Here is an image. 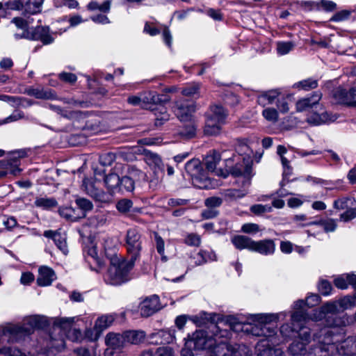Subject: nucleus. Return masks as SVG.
<instances>
[{
    "mask_svg": "<svg viewBox=\"0 0 356 356\" xmlns=\"http://www.w3.org/2000/svg\"><path fill=\"white\" fill-rule=\"evenodd\" d=\"M286 316V312L280 314H249L246 321L239 316H224V325H228L234 332H244L256 337H264L256 346L257 356H283L280 348H273L280 343L276 330V323L279 318Z\"/></svg>",
    "mask_w": 356,
    "mask_h": 356,
    "instance_id": "nucleus-1",
    "label": "nucleus"
},
{
    "mask_svg": "<svg viewBox=\"0 0 356 356\" xmlns=\"http://www.w3.org/2000/svg\"><path fill=\"white\" fill-rule=\"evenodd\" d=\"M237 155L226 159V172L234 179L233 188L224 189V197L235 200L244 197L247 194V188L251 184L252 172V151L248 138H236L231 142Z\"/></svg>",
    "mask_w": 356,
    "mask_h": 356,
    "instance_id": "nucleus-2",
    "label": "nucleus"
},
{
    "mask_svg": "<svg viewBox=\"0 0 356 356\" xmlns=\"http://www.w3.org/2000/svg\"><path fill=\"white\" fill-rule=\"evenodd\" d=\"M315 341L325 345L327 356L336 353L350 356L356 353V336H350L342 341L343 337L336 334L330 327H323L314 334Z\"/></svg>",
    "mask_w": 356,
    "mask_h": 356,
    "instance_id": "nucleus-3",
    "label": "nucleus"
},
{
    "mask_svg": "<svg viewBox=\"0 0 356 356\" xmlns=\"http://www.w3.org/2000/svg\"><path fill=\"white\" fill-rule=\"evenodd\" d=\"M210 334L202 330H197L185 339L186 346L194 350H213L222 343V333L218 325L211 323L209 327Z\"/></svg>",
    "mask_w": 356,
    "mask_h": 356,
    "instance_id": "nucleus-4",
    "label": "nucleus"
},
{
    "mask_svg": "<svg viewBox=\"0 0 356 356\" xmlns=\"http://www.w3.org/2000/svg\"><path fill=\"white\" fill-rule=\"evenodd\" d=\"M134 266L131 261L112 264L104 275L105 282L111 285H120L130 280L129 273Z\"/></svg>",
    "mask_w": 356,
    "mask_h": 356,
    "instance_id": "nucleus-5",
    "label": "nucleus"
},
{
    "mask_svg": "<svg viewBox=\"0 0 356 356\" xmlns=\"http://www.w3.org/2000/svg\"><path fill=\"white\" fill-rule=\"evenodd\" d=\"M313 341L318 345H308L300 340L294 339L288 348L291 356H327L325 345L319 343L318 341Z\"/></svg>",
    "mask_w": 356,
    "mask_h": 356,
    "instance_id": "nucleus-6",
    "label": "nucleus"
},
{
    "mask_svg": "<svg viewBox=\"0 0 356 356\" xmlns=\"http://www.w3.org/2000/svg\"><path fill=\"white\" fill-rule=\"evenodd\" d=\"M16 329L17 327H13V323L0 325V356H24L19 350L4 345L5 342L10 343L19 341L15 332Z\"/></svg>",
    "mask_w": 356,
    "mask_h": 356,
    "instance_id": "nucleus-7",
    "label": "nucleus"
},
{
    "mask_svg": "<svg viewBox=\"0 0 356 356\" xmlns=\"http://www.w3.org/2000/svg\"><path fill=\"white\" fill-rule=\"evenodd\" d=\"M50 324L49 318L42 315H33L24 318L22 323L13 324L19 340L31 334L35 329H43Z\"/></svg>",
    "mask_w": 356,
    "mask_h": 356,
    "instance_id": "nucleus-8",
    "label": "nucleus"
},
{
    "mask_svg": "<svg viewBox=\"0 0 356 356\" xmlns=\"http://www.w3.org/2000/svg\"><path fill=\"white\" fill-rule=\"evenodd\" d=\"M125 246L131 257L130 261L135 263L140 257L142 250V234L138 228H130L127 231Z\"/></svg>",
    "mask_w": 356,
    "mask_h": 356,
    "instance_id": "nucleus-9",
    "label": "nucleus"
},
{
    "mask_svg": "<svg viewBox=\"0 0 356 356\" xmlns=\"http://www.w3.org/2000/svg\"><path fill=\"white\" fill-rule=\"evenodd\" d=\"M222 120V107L219 105L211 106L207 114L204 134L209 136L218 134L220 131Z\"/></svg>",
    "mask_w": 356,
    "mask_h": 356,
    "instance_id": "nucleus-10",
    "label": "nucleus"
},
{
    "mask_svg": "<svg viewBox=\"0 0 356 356\" xmlns=\"http://www.w3.org/2000/svg\"><path fill=\"white\" fill-rule=\"evenodd\" d=\"M44 0H10L6 5L12 10L22 11L26 15H36L41 12Z\"/></svg>",
    "mask_w": 356,
    "mask_h": 356,
    "instance_id": "nucleus-11",
    "label": "nucleus"
},
{
    "mask_svg": "<svg viewBox=\"0 0 356 356\" xmlns=\"http://www.w3.org/2000/svg\"><path fill=\"white\" fill-rule=\"evenodd\" d=\"M100 182L97 179L86 178L83 181L82 188L86 193L97 201L108 202L111 197L108 193L99 188Z\"/></svg>",
    "mask_w": 356,
    "mask_h": 356,
    "instance_id": "nucleus-12",
    "label": "nucleus"
},
{
    "mask_svg": "<svg viewBox=\"0 0 356 356\" xmlns=\"http://www.w3.org/2000/svg\"><path fill=\"white\" fill-rule=\"evenodd\" d=\"M186 172L191 176L193 182L200 188L206 187L202 181L207 179L206 172L203 169L201 161L197 159L188 161L185 165Z\"/></svg>",
    "mask_w": 356,
    "mask_h": 356,
    "instance_id": "nucleus-13",
    "label": "nucleus"
},
{
    "mask_svg": "<svg viewBox=\"0 0 356 356\" xmlns=\"http://www.w3.org/2000/svg\"><path fill=\"white\" fill-rule=\"evenodd\" d=\"M15 39L26 38L32 40H40L43 44L47 45L51 44L54 41V36L50 33L48 26H37L33 33H24V34L15 33L14 35Z\"/></svg>",
    "mask_w": 356,
    "mask_h": 356,
    "instance_id": "nucleus-14",
    "label": "nucleus"
},
{
    "mask_svg": "<svg viewBox=\"0 0 356 356\" xmlns=\"http://www.w3.org/2000/svg\"><path fill=\"white\" fill-rule=\"evenodd\" d=\"M195 111L194 104L184 99L176 101L173 107V111L180 121H188L192 119Z\"/></svg>",
    "mask_w": 356,
    "mask_h": 356,
    "instance_id": "nucleus-15",
    "label": "nucleus"
},
{
    "mask_svg": "<svg viewBox=\"0 0 356 356\" xmlns=\"http://www.w3.org/2000/svg\"><path fill=\"white\" fill-rule=\"evenodd\" d=\"M333 97L339 104L356 108V86L350 88L348 90L338 88L334 90Z\"/></svg>",
    "mask_w": 356,
    "mask_h": 356,
    "instance_id": "nucleus-16",
    "label": "nucleus"
},
{
    "mask_svg": "<svg viewBox=\"0 0 356 356\" xmlns=\"http://www.w3.org/2000/svg\"><path fill=\"white\" fill-rule=\"evenodd\" d=\"M105 343L107 346L105 355L111 356L113 350H120L126 344L124 332H108L105 337Z\"/></svg>",
    "mask_w": 356,
    "mask_h": 356,
    "instance_id": "nucleus-17",
    "label": "nucleus"
},
{
    "mask_svg": "<svg viewBox=\"0 0 356 356\" xmlns=\"http://www.w3.org/2000/svg\"><path fill=\"white\" fill-rule=\"evenodd\" d=\"M161 307L159 296L154 295L142 301L139 309L142 316L148 317L158 312Z\"/></svg>",
    "mask_w": 356,
    "mask_h": 356,
    "instance_id": "nucleus-18",
    "label": "nucleus"
},
{
    "mask_svg": "<svg viewBox=\"0 0 356 356\" xmlns=\"http://www.w3.org/2000/svg\"><path fill=\"white\" fill-rule=\"evenodd\" d=\"M175 332V330L170 329L152 333L148 337L149 342L155 345L172 343L176 339Z\"/></svg>",
    "mask_w": 356,
    "mask_h": 356,
    "instance_id": "nucleus-19",
    "label": "nucleus"
},
{
    "mask_svg": "<svg viewBox=\"0 0 356 356\" xmlns=\"http://www.w3.org/2000/svg\"><path fill=\"white\" fill-rule=\"evenodd\" d=\"M221 161V154L216 150H212L204 159V165L207 170L216 176L221 177L222 170L218 165Z\"/></svg>",
    "mask_w": 356,
    "mask_h": 356,
    "instance_id": "nucleus-20",
    "label": "nucleus"
},
{
    "mask_svg": "<svg viewBox=\"0 0 356 356\" xmlns=\"http://www.w3.org/2000/svg\"><path fill=\"white\" fill-rule=\"evenodd\" d=\"M189 319L198 327L208 326L209 327L211 323H215L218 325V321L220 320V317L219 315L214 313L208 314L207 312H202L198 314L191 316Z\"/></svg>",
    "mask_w": 356,
    "mask_h": 356,
    "instance_id": "nucleus-21",
    "label": "nucleus"
},
{
    "mask_svg": "<svg viewBox=\"0 0 356 356\" xmlns=\"http://www.w3.org/2000/svg\"><path fill=\"white\" fill-rule=\"evenodd\" d=\"M322 95L319 92H315L311 96L302 98L296 102V110L298 112L309 111L318 106Z\"/></svg>",
    "mask_w": 356,
    "mask_h": 356,
    "instance_id": "nucleus-22",
    "label": "nucleus"
},
{
    "mask_svg": "<svg viewBox=\"0 0 356 356\" xmlns=\"http://www.w3.org/2000/svg\"><path fill=\"white\" fill-rule=\"evenodd\" d=\"M44 236L47 238H52L57 248L66 255L68 253V248L66 242V236L52 230H47L44 232Z\"/></svg>",
    "mask_w": 356,
    "mask_h": 356,
    "instance_id": "nucleus-23",
    "label": "nucleus"
},
{
    "mask_svg": "<svg viewBox=\"0 0 356 356\" xmlns=\"http://www.w3.org/2000/svg\"><path fill=\"white\" fill-rule=\"evenodd\" d=\"M104 181L109 196L119 193L120 177L117 173L111 172L104 176Z\"/></svg>",
    "mask_w": 356,
    "mask_h": 356,
    "instance_id": "nucleus-24",
    "label": "nucleus"
},
{
    "mask_svg": "<svg viewBox=\"0 0 356 356\" xmlns=\"http://www.w3.org/2000/svg\"><path fill=\"white\" fill-rule=\"evenodd\" d=\"M37 283L40 286L50 285L56 277L54 270L47 266H41L38 270Z\"/></svg>",
    "mask_w": 356,
    "mask_h": 356,
    "instance_id": "nucleus-25",
    "label": "nucleus"
},
{
    "mask_svg": "<svg viewBox=\"0 0 356 356\" xmlns=\"http://www.w3.org/2000/svg\"><path fill=\"white\" fill-rule=\"evenodd\" d=\"M275 244L272 239H264L258 241H254L252 251L263 255H271L275 252Z\"/></svg>",
    "mask_w": 356,
    "mask_h": 356,
    "instance_id": "nucleus-26",
    "label": "nucleus"
},
{
    "mask_svg": "<svg viewBox=\"0 0 356 356\" xmlns=\"http://www.w3.org/2000/svg\"><path fill=\"white\" fill-rule=\"evenodd\" d=\"M334 284L340 289H346L351 285L356 290V275L352 273L342 274L334 280Z\"/></svg>",
    "mask_w": 356,
    "mask_h": 356,
    "instance_id": "nucleus-27",
    "label": "nucleus"
},
{
    "mask_svg": "<svg viewBox=\"0 0 356 356\" xmlns=\"http://www.w3.org/2000/svg\"><path fill=\"white\" fill-rule=\"evenodd\" d=\"M226 352L224 353V356H250V350L248 346L245 345L230 343L225 344L224 343V349Z\"/></svg>",
    "mask_w": 356,
    "mask_h": 356,
    "instance_id": "nucleus-28",
    "label": "nucleus"
},
{
    "mask_svg": "<svg viewBox=\"0 0 356 356\" xmlns=\"http://www.w3.org/2000/svg\"><path fill=\"white\" fill-rule=\"evenodd\" d=\"M61 217L69 221H76L85 217L83 211L74 209L72 207H61L58 210Z\"/></svg>",
    "mask_w": 356,
    "mask_h": 356,
    "instance_id": "nucleus-29",
    "label": "nucleus"
},
{
    "mask_svg": "<svg viewBox=\"0 0 356 356\" xmlns=\"http://www.w3.org/2000/svg\"><path fill=\"white\" fill-rule=\"evenodd\" d=\"M26 93L29 96H33L40 99H55L56 95L51 90H44L43 88H29L26 90Z\"/></svg>",
    "mask_w": 356,
    "mask_h": 356,
    "instance_id": "nucleus-30",
    "label": "nucleus"
},
{
    "mask_svg": "<svg viewBox=\"0 0 356 356\" xmlns=\"http://www.w3.org/2000/svg\"><path fill=\"white\" fill-rule=\"evenodd\" d=\"M144 108H148L149 105H161L162 103L168 102L163 95H159L155 92H147L143 93Z\"/></svg>",
    "mask_w": 356,
    "mask_h": 356,
    "instance_id": "nucleus-31",
    "label": "nucleus"
},
{
    "mask_svg": "<svg viewBox=\"0 0 356 356\" xmlns=\"http://www.w3.org/2000/svg\"><path fill=\"white\" fill-rule=\"evenodd\" d=\"M184 122H186V124L179 128L178 134L184 139L194 138L196 135V125L194 120L191 119Z\"/></svg>",
    "mask_w": 356,
    "mask_h": 356,
    "instance_id": "nucleus-32",
    "label": "nucleus"
},
{
    "mask_svg": "<svg viewBox=\"0 0 356 356\" xmlns=\"http://www.w3.org/2000/svg\"><path fill=\"white\" fill-rule=\"evenodd\" d=\"M142 172L138 170H132L131 172H129V175L123 176L120 178V190L119 193H124V192H131L134 191L135 188V181L133 178L131 177V175L136 174L139 175Z\"/></svg>",
    "mask_w": 356,
    "mask_h": 356,
    "instance_id": "nucleus-33",
    "label": "nucleus"
},
{
    "mask_svg": "<svg viewBox=\"0 0 356 356\" xmlns=\"http://www.w3.org/2000/svg\"><path fill=\"white\" fill-rule=\"evenodd\" d=\"M279 90H271L264 92L257 97V102L262 106L273 104L280 95Z\"/></svg>",
    "mask_w": 356,
    "mask_h": 356,
    "instance_id": "nucleus-34",
    "label": "nucleus"
},
{
    "mask_svg": "<svg viewBox=\"0 0 356 356\" xmlns=\"http://www.w3.org/2000/svg\"><path fill=\"white\" fill-rule=\"evenodd\" d=\"M232 241L237 249H248L252 251L254 245V241L252 238L243 235L236 236L232 238Z\"/></svg>",
    "mask_w": 356,
    "mask_h": 356,
    "instance_id": "nucleus-35",
    "label": "nucleus"
},
{
    "mask_svg": "<svg viewBox=\"0 0 356 356\" xmlns=\"http://www.w3.org/2000/svg\"><path fill=\"white\" fill-rule=\"evenodd\" d=\"M50 323H52L55 327H58L64 332L70 330L74 323L73 317H59L49 318Z\"/></svg>",
    "mask_w": 356,
    "mask_h": 356,
    "instance_id": "nucleus-36",
    "label": "nucleus"
},
{
    "mask_svg": "<svg viewBox=\"0 0 356 356\" xmlns=\"http://www.w3.org/2000/svg\"><path fill=\"white\" fill-rule=\"evenodd\" d=\"M125 343L138 344L144 341L145 333L143 330H129L124 332Z\"/></svg>",
    "mask_w": 356,
    "mask_h": 356,
    "instance_id": "nucleus-37",
    "label": "nucleus"
},
{
    "mask_svg": "<svg viewBox=\"0 0 356 356\" xmlns=\"http://www.w3.org/2000/svg\"><path fill=\"white\" fill-rule=\"evenodd\" d=\"M115 319L113 314H104L97 318L95 323V329L100 332L110 327Z\"/></svg>",
    "mask_w": 356,
    "mask_h": 356,
    "instance_id": "nucleus-38",
    "label": "nucleus"
},
{
    "mask_svg": "<svg viewBox=\"0 0 356 356\" xmlns=\"http://www.w3.org/2000/svg\"><path fill=\"white\" fill-rule=\"evenodd\" d=\"M154 112L155 115V124L161 126L164 122H166L170 118V115L168 113L166 108L163 105H159L155 108H152Z\"/></svg>",
    "mask_w": 356,
    "mask_h": 356,
    "instance_id": "nucleus-39",
    "label": "nucleus"
},
{
    "mask_svg": "<svg viewBox=\"0 0 356 356\" xmlns=\"http://www.w3.org/2000/svg\"><path fill=\"white\" fill-rule=\"evenodd\" d=\"M291 324L298 328H301L307 323V315L304 310H298L291 314Z\"/></svg>",
    "mask_w": 356,
    "mask_h": 356,
    "instance_id": "nucleus-40",
    "label": "nucleus"
},
{
    "mask_svg": "<svg viewBox=\"0 0 356 356\" xmlns=\"http://www.w3.org/2000/svg\"><path fill=\"white\" fill-rule=\"evenodd\" d=\"M111 0H105L102 3H99L96 1H92L88 4L87 7L90 10H99L104 13H108L111 10Z\"/></svg>",
    "mask_w": 356,
    "mask_h": 356,
    "instance_id": "nucleus-41",
    "label": "nucleus"
},
{
    "mask_svg": "<svg viewBox=\"0 0 356 356\" xmlns=\"http://www.w3.org/2000/svg\"><path fill=\"white\" fill-rule=\"evenodd\" d=\"M333 120L327 112H323L321 114L314 113L312 116L307 118V122L314 125H318Z\"/></svg>",
    "mask_w": 356,
    "mask_h": 356,
    "instance_id": "nucleus-42",
    "label": "nucleus"
},
{
    "mask_svg": "<svg viewBox=\"0 0 356 356\" xmlns=\"http://www.w3.org/2000/svg\"><path fill=\"white\" fill-rule=\"evenodd\" d=\"M35 205L44 209H49L55 207L57 205V202L52 197H37Z\"/></svg>",
    "mask_w": 356,
    "mask_h": 356,
    "instance_id": "nucleus-43",
    "label": "nucleus"
},
{
    "mask_svg": "<svg viewBox=\"0 0 356 356\" xmlns=\"http://www.w3.org/2000/svg\"><path fill=\"white\" fill-rule=\"evenodd\" d=\"M308 225H319L323 227L326 232H334L337 228L336 220L332 218L312 222L308 223Z\"/></svg>",
    "mask_w": 356,
    "mask_h": 356,
    "instance_id": "nucleus-44",
    "label": "nucleus"
},
{
    "mask_svg": "<svg viewBox=\"0 0 356 356\" xmlns=\"http://www.w3.org/2000/svg\"><path fill=\"white\" fill-rule=\"evenodd\" d=\"M294 43L291 41L277 42L276 44L277 52L280 56L286 55L289 54L294 48Z\"/></svg>",
    "mask_w": 356,
    "mask_h": 356,
    "instance_id": "nucleus-45",
    "label": "nucleus"
},
{
    "mask_svg": "<svg viewBox=\"0 0 356 356\" xmlns=\"http://www.w3.org/2000/svg\"><path fill=\"white\" fill-rule=\"evenodd\" d=\"M318 86V82L316 80L313 79H307L299 82L296 83L293 85L294 88L302 89L304 90H309L314 89Z\"/></svg>",
    "mask_w": 356,
    "mask_h": 356,
    "instance_id": "nucleus-46",
    "label": "nucleus"
},
{
    "mask_svg": "<svg viewBox=\"0 0 356 356\" xmlns=\"http://www.w3.org/2000/svg\"><path fill=\"white\" fill-rule=\"evenodd\" d=\"M263 117L271 123H276L279 120V114L277 111L274 108H266L262 111Z\"/></svg>",
    "mask_w": 356,
    "mask_h": 356,
    "instance_id": "nucleus-47",
    "label": "nucleus"
},
{
    "mask_svg": "<svg viewBox=\"0 0 356 356\" xmlns=\"http://www.w3.org/2000/svg\"><path fill=\"white\" fill-rule=\"evenodd\" d=\"M289 96L283 95L282 94V92H280V95L278 97L276 103L277 107L281 113H286L289 112Z\"/></svg>",
    "mask_w": 356,
    "mask_h": 356,
    "instance_id": "nucleus-48",
    "label": "nucleus"
},
{
    "mask_svg": "<svg viewBox=\"0 0 356 356\" xmlns=\"http://www.w3.org/2000/svg\"><path fill=\"white\" fill-rule=\"evenodd\" d=\"M298 336L296 339L300 340L301 341H304L305 343L309 345L312 340L310 329L302 326L301 328H298Z\"/></svg>",
    "mask_w": 356,
    "mask_h": 356,
    "instance_id": "nucleus-49",
    "label": "nucleus"
},
{
    "mask_svg": "<svg viewBox=\"0 0 356 356\" xmlns=\"http://www.w3.org/2000/svg\"><path fill=\"white\" fill-rule=\"evenodd\" d=\"M25 115L23 111L15 110L12 114L0 121V125L16 122L19 120L24 119Z\"/></svg>",
    "mask_w": 356,
    "mask_h": 356,
    "instance_id": "nucleus-50",
    "label": "nucleus"
},
{
    "mask_svg": "<svg viewBox=\"0 0 356 356\" xmlns=\"http://www.w3.org/2000/svg\"><path fill=\"white\" fill-rule=\"evenodd\" d=\"M133 207V202L129 199H122L116 204L118 211L121 213H127Z\"/></svg>",
    "mask_w": 356,
    "mask_h": 356,
    "instance_id": "nucleus-51",
    "label": "nucleus"
},
{
    "mask_svg": "<svg viewBox=\"0 0 356 356\" xmlns=\"http://www.w3.org/2000/svg\"><path fill=\"white\" fill-rule=\"evenodd\" d=\"M11 23L14 24L15 26L22 31V34L24 33H29L28 31L29 22L22 17H15L12 19Z\"/></svg>",
    "mask_w": 356,
    "mask_h": 356,
    "instance_id": "nucleus-52",
    "label": "nucleus"
},
{
    "mask_svg": "<svg viewBox=\"0 0 356 356\" xmlns=\"http://www.w3.org/2000/svg\"><path fill=\"white\" fill-rule=\"evenodd\" d=\"M200 85L198 83H191L184 87L181 90V94L186 97H194L198 95Z\"/></svg>",
    "mask_w": 356,
    "mask_h": 356,
    "instance_id": "nucleus-53",
    "label": "nucleus"
},
{
    "mask_svg": "<svg viewBox=\"0 0 356 356\" xmlns=\"http://www.w3.org/2000/svg\"><path fill=\"white\" fill-rule=\"evenodd\" d=\"M86 259H89V258L92 259L97 264H101V260L98 256L97 247L91 243L90 245L87 247L86 250Z\"/></svg>",
    "mask_w": 356,
    "mask_h": 356,
    "instance_id": "nucleus-54",
    "label": "nucleus"
},
{
    "mask_svg": "<svg viewBox=\"0 0 356 356\" xmlns=\"http://www.w3.org/2000/svg\"><path fill=\"white\" fill-rule=\"evenodd\" d=\"M154 238L156 241V248L158 253L161 256L163 261H167V257L164 255L165 252V243L163 238L157 234H154Z\"/></svg>",
    "mask_w": 356,
    "mask_h": 356,
    "instance_id": "nucleus-55",
    "label": "nucleus"
},
{
    "mask_svg": "<svg viewBox=\"0 0 356 356\" xmlns=\"http://www.w3.org/2000/svg\"><path fill=\"white\" fill-rule=\"evenodd\" d=\"M76 204L79 207L77 209L83 211L85 215L86 211H90L93 208L92 203L86 198H77Z\"/></svg>",
    "mask_w": 356,
    "mask_h": 356,
    "instance_id": "nucleus-56",
    "label": "nucleus"
},
{
    "mask_svg": "<svg viewBox=\"0 0 356 356\" xmlns=\"http://www.w3.org/2000/svg\"><path fill=\"white\" fill-rule=\"evenodd\" d=\"M250 211L255 215H261L265 213H269L272 211V207L270 205H263V204H254L250 207Z\"/></svg>",
    "mask_w": 356,
    "mask_h": 356,
    "instance_id": "nucleus-57",
    "label": "nucleus"
},
{
    "mask_svg": "<svg viewBox=\"0 0 356 356\" xmlns=\"http://www.w3.org/2000/svg\"><path fill=\"white\" fill-rule=\"evenodd\" d=\"M184 242L188 245L198 247L201 243V237L197 234L191 233L187 234Z\"/></svg>",
    "mask_w": 356,
    "mask_h": 356,
    "instance_id": "nucleus-58",
    "label": "nucleus"
},
{
    "mask_svg": "<svg viewBox=\"0 0 356 356\" xmlns=\"http://www.w3.org/2000/svg\"><path fill=\"white\" fill-rule=\"evenodd\" d=\"M241 231L248 234H255L260 231L259 225L256 223H245L242 225Z\"/></svg>",
    "mask_w": 356,
    "mask_h": 356,
    "instance_id": "nucleus-59",
    "label": "nucleus"
},
{
    "mask_svg": "<svg viewBox=\"0 0 356 356\" xmlns=\"http://www.w3.org/2000/svg\"><path fill=\"white\" fill-rule=\"evenodd\" d=\"M54 3L57 8L65 6L69 8H76L79 6L76 0H54Z\"/></svg>",
    "mask_w": 356,
    "mask_h": 356,
    "instance_id": "nucleus-60",
    "label": "nucleus"
},
{
    "mask_svg": "<svg viewBox=\"0 0 356 356\" xmlns=\"http://www.w3.org/2000/svg\"><path fill=\"white\" fill-rule=\"evenodd\" d=\"M280 334L284 338H289L294 332H298V329L293 325L291 326L289 324H284L280 327Z\"/></svg>",
    "mask_w": 356,
    "mask_h": 356,
    "instance_id": "nucleus-61",
    "label": "nucleus"
},
{
    "mask_svg": "<svg viewBox=\"0 0 356 356\" xmlns=\"http://www.w3.org/2000/svg\"><path fill=\"white\" fill-rule=\"evenodd\" d=\"M193 259L194 263L197 266L202 265L210 259L209 254L205 251H200L194 256Z\"/></svg>",
    "mask_w": 356,
    "mask_h": 356,
    "instance_id": "nucleus-62",
    "label": "nucleus"
},
{
    "mask_svg": "<svg viewBox=\"0 0 356 356\" xmlns=\"http://www.w3.org/2000/svg\"><path fill=\"white\" fill-rule=\"evenodd\" d=\"M115 159V156L114 154L108 152L99 156V162L104 166L110 165L114 161Z\"/></svg>",
    "mask_w": 356,
    "mask_h": 356,
    "instance_id": "nucleus-63",
    "label": "nucleus"
},
{
    "mask_svg": "<svg viewBox=\"0 0 356 356\" xmlns=\"http://www.w3.org/2000/svg\"><path fill=\"white\" fill-rule=\"evenodd\" d=\"M356 218V208L348 209L340 215V220L343 222H348Z\"/></svg>",
    "mask_w": 356,
    "mask_h": 356,
    "instance_id": "nucleus-64",
    "label": "nucleus"
}]
</instances>
